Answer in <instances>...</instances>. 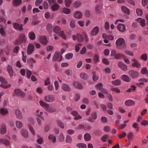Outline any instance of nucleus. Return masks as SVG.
Here are the masks:
<instances>
[{
  "label": "nucleus",
  "mask_w": 148,
  "mask_h": 148,
  "mask_svg": "<svg viewBox=\"0 0 148 148\" xmlns=\"http://www.w3.org/2000/svg\"><path fill=\"white\" fill-rule=\"evenodd\" d=\"M54 32L57 34H58L59 36L63 39H65L66 37L63 31H61V28L59 27L56 26L53 29Z\"/></svg>",
  "instance_id": "obj_1"
},
{
  "label": "nucleus",
  "mask_w": 148,
  "mask_h": 148,
  "mask_svg": "<svg viewBox=\"0 0 148 148\" xmlns=\"http://www.w3.org/2000/svg\"><path fill=\"white\" fill-rule=\"evenodd\" d=\"M26 41V38L24 34H21L18 39H17L15 42L16 45H18L22 43H25Z\"/></svg>",
  "instance_id": "obj_2"
},
{
  "label": "nucleus",
  "mask_w": 148,
  "mask_h": 148,
  "mask_svg": "<svg viewBox=\"0 0 148 148\" xmlns=\"http://www.w3.org/2000/svg\"><path fill=\"white\" fill-rule=\"evenodd\" d=\"M129 76L132 79H136L138 78L139 75V72L134 70H131L129 71Z\"/></svg>",
  "instance_id": "obj_3"
},
{
  "label": "nucleus",
  "mask_w": 148,
  "mask_h": 148,
  "mask_svg": "<svg viewBox=\"0 0 148 148\" xmlns=\"http://www.w3.org/2000/svg\"><path fill=\"white\" fill-rule=\"evenodd\" d=\"M28 121L29 123L28 125V127L29 129L33 135H35V132L33 128L31 126V125H34V121L32 117H29L28 119Z\"/></svg>",
  "instance_id": "obj_4"
},
{
  "label": "nucleus",
  "mask_w": 148,
  "mask_h": 148,
  "mask_svg": "<svg viewBox=\"0 0 148 148\" xmlns=\"http://www.w3.org/2000/svg\"><path fill=\"white\" fill-rule=\"evenodd\" d=\"M116 44L118 47L121 46L122 47H125L126 45L124 39L122 38H119L116 41Z\"/></svg>",
  "instance_id": "obj_5"
},
{
  "label": "nucleus",
  "mask_w": 148,
  "mask_h": 148,
  "mask_svg": "<svg viewBox=\"0 0 148 148\" xmlns=\"http://www.w3.org/2000/svg\"><path fill=\"white\" fill-rule=\"evenodd\" d=\"M0 80L2 84L1 85V87L3 88L6 89L10 87V85H7V81L2 77H0Z\"/></svg>",
  "instance_id": "obj_6"
},
{
  "label": "nucleus",
  "mask_w": 148,
  "mask_h": 148,
  "mask_svg": "<svg viewBox=\"0 0 148 148\" xmlns=\"http://www.w3.org/2000/svg\"><path fill=\"white\" fill-rule=\"evenodd\" d=\"M34 50V46L32 44L30 43L28 44L27 50V53L28 55H29L32 54Z\"/></svg>",
  "instance_id": "obj_7"
},
{
  "label": "nucleus",
  "mask_w": 148,
  "mask_h": 148,
  "mask_svg": "<svg viewBox=\"0 0 148 148\" xmlns=\"http://www.w3.org/2000/svg\"><path fill=\"white\" fill-rule=\"evenodd\" d=\"M55 99L54 97L52 95H48L44 97L45 101L47 102H52Z\"/></svg>",
  "instance_id": "obj_8"
},
{
  "label": "nucleus",
  "mask_w": 148,
  "mask_h": 148,
  "mask_svg": "<svg viewBox=\"0 0 148 148\" xmlns=\"http://www.w3.org/2000/svg\"><path fill=\"white\" fill-rule=\"evenodd\" d=\"M14 92L15 94L18 96H20L22 97L23 98L25 96V93L22 92L18 89H15L14 90Z\"/></svg>",
  "instance_id": "obj_9"
},
{
  "label": "nucleus",
  "mask_w": 148,
  "mask_h": 148,
  "mask_svg": "<svg viewBox=\"0 0 148 148\" xmlns=\"http://www.w3.org/2000/svg\"><path fill=\"white\" fill-rule=\"evenodd\" d=\"M118 65L119 68L124 71H126L127 70V66L123 62H119Z\"/></svg>",
  "instance_id": "obj_10"
},
{
  "label": "nucleus",
  "mask_w": 148,
  "mask_h": 148,
  "mask_svg": "<svg viewBox=\"0 0 148 148\" xmlns=\"http://www.w3.org/2000/svg\"><path fill=\"white\" fill-rule=\"evenodd\" d=\"M23 25H20L17 23H14L13 24V27L14 29L16 30L18 29L19 31H20L23 29L22 27Z\"/></svg>",
  "instance_id": "obj_11"
},
{
  "label": "nucleus",
  "mask_w": 148,
  "mask_h": 148,
  "mask_svg": "<svg viewBox=\"0 0 148 148\" xmlns=\"http://www.w3.org/2000/svg\"><path fill=\"white\" fill-rule=\"evenodd\" d=\"M99 28L97 26L95 27L91 31L90 34L92 36L96 35L99 32Z\"/></svg>",
  "instance_id": "obj_12"
},
{
  "label": "nucleus",
  "mask_w": 148,
  "mask_h": 148,
  "mask_svg": "<svg viewBox=\"0 0 148 148\" xmlns=\"http://www.w3.org/2000/svg\"><path fill=\"white\" fill-rule=\"evenodd\" d=\"M3 144L7 146H10V141L6 139H3L0 138V145Z\"/></svg>",
  "instance_id": "obj_13"
},
{
  "label": "nucleus",
  "mask_w": 148,
  "mask_h": 148,
  "mask_svg": "<svg viewBox=\"0 0 148 148\" xmlns=\"http://www.w3.org/2000/svg\"><path fill=\"white\" fill-rule=\"evenodd\" d=\"M40 42L42 44L46 45L47 43V40L46 37L44 36H42L39 38Z\"/></svg>",
  "instance_id": "obj_14"
},
{
  "label": "nucleus",
  "mask_w": 148,
  "mask_h": 148,
  "mask_svg": "<svg viewBox=\"0 0 148 148\" xmlns=\"http://www.w3.org/2000/svg\"><path fill=\"white\" fill-rule=\"evenodd\" d=\"M71 114L75 116L74 119L77 120L82 119V116L79 115L77 112L75 111H73L71 112Z\"/></svg>",
  "instance_id": "obj_15"
},
{
  "label": "nucleus",
  "mask_w": 148,
  "mask_h": 148,
  "mask_svg": "<svg viewBox=\"0 0 148 148\" xmlns=\"http://www.w3.org/2000/svg\"><path fill=\"white\" fill-rule=\"evenodd\" d=\"M39 103L40 106L44 108L46 111L47 109H48L49 108V104L45 103L42 101H39Z\"/></svg>",
  "instance_id": "obj_16"
},
{
  "label": "nucleus",
  "mask_w": 148,
  "mask_h": 148,
  "mask_svg": "<svg viewBox=\"0 0 148 148\" xmlns=\"http://www.w3.org/2000/svg\"><path fill=\"white\" fill-rule=\"evenodd\" d=\"M7 69L10 77H12L13 74V70L12 66L10 65H8Z\"/></svg>",
  "instance_id": "obj_17"
},
{
  "label": "nucleus",
  "mask_w": 148,
  "mask_h": 148,
  "mask_svg": "<svg viewBox=\"0 0 148 148\" xmlns=\"http://www.w3.org/2000/svg\"><path fill=\"white\" fill-rule=\"evenodd\" d=\"M121 78L123 81L127 82H130L131 80L130 77L125 74L121 76Z\"/></svg>",
  "instance_id": "obj_18"
},
{
  "label": "nucleus",
  "mask_w": 148,
  "mask_h": 148,
  "mask_svg": "<svg viewBox=\"0 0 148 148\" xmlns=\"http://www.w3.org/2000/svg\"><path fill=\"white\" fill-rule=\"evenodd\" d=\"M117 27L119 30L121 32H123L125 30V25L123 24H119Z\"/></svg>",
  "instance_id": "obj_19"
},
{
  "label": "nucleus",
  "mask_w": 148,
  "mask_h": 148,
  "mask_svg": "<svg viewBox=\"0 0 148 148\" xmlns=\"http://www.w3.org/2000/svg\"><path fill=\"white\" fill-rule=\"evenodd\" d=\"M27 63L29 64L30 66L32 68L33 67V63L36 62V61L33 58H30L27 59Z\"/></svg>",
  "instance_id": "obj_20"
},
{
  "label": "nucleus",
  "mask_w": 148,
  "mask_h": 148,
  "mask_svg": "<svg viewBox=\"0 0 148 148\" xmlns=\"http://www.w3.org/2000/svg\"><path fill=\"white\" fill-rule=\"evenodd\" d=\"M15 112L17 118L19 119H22V115L21 111L18 109H16Z\"/></svg>",
  "instance_id": "obj_21"
},
{
  "label": "nucleus",
  "mask_w": 148,
  "mask_h": 148,
  "mask_svg": "<svg viewBox=\"0 0 148 148\" xmlns=\"http://www.w3.org/2000/svg\"><path fill=\"white\" fill-rule=\"evenodd\" d=\"M60 6L59 5L58 3H55L52 6L51 9L53 11H55L58 10Z\"/></svg>",
  "instance_id": "obj_22"
},
{
  "label": "nucleus",
  "mask_w": 148,
  "mask_h": 148,
  "mask_svg": "<svg viewBox=\"0 0 148 148\" xmlns=\"http://www.w3.org/2000/svg\"><path fill=\"white\" fill-rule=\"evenodd\" d=\"M82 13L79 11H76L74 14V17L77 18H80L82 17Z\"/></svg>",
  "instance_id": "obj_23"
},
{
  "label": "nucleus",
  "mask_w": 148,
  "mask_h": 148,
  "mask_svg": "<svg viewBox=\"0 0 148 148\" xmlns=\"http://www.w3.org/2000/svg\"><path fill=\"white\" fill-rule=\"evenodd\" d=\"M135 103L134 101L131 100H127L125 102V104L127 106H131L134 105Z\"/></svg>",
  "instance_id": "obj_24"
},
{
  "label": "nucleus",
  "mask_w": 148,
  "mask_h": 148,
  "mask_svg": "<svg viewBox=\"0 0 148 148\" xmlns=\"http://www.w3.org/2000/svg\"><path fill=\"white\" fill-rule=\"evenodd\" d=\"M48 138L53 143H55L56 142V137L55 135L53 134H52L49 135L48 136Z\"/></svg>",
  "instance_id": "obj_25"
},
{
  "label": "nucleus",
  "mask_w": 148,
  "mask_h": 148,
  "mask_svg": "<svg viewBox=\"0 0 148 148\" xmlns=\"http://www.w3.org/2000/svg\"><path fill=\"white\" fill-rule=\"evenodd\" d=\"M28 36L29 38L32 40H33L35 38L36 36L35 33L33 32H30L29 33Z\"/></svg>",
  "instance_id": "obj_26"
},
{
  "label": "nucleus",
  "mask_w": 148,
  "mask_h": 148,
  "mask_svg": "<svg viewBox=\"0 0 148 148\" xmlns=\"http://www.w3.org/2000/svg\"><path fill=\"white\" fill-rule=\"evenodd\" d=\"M62 88L63 90L66 91H69L71 90L70 87L68 85L66 84H63Z\"/></svg>",
  "instance_id": "obj_27"
},
{
  "label": "nucleus",
  "mask_w": 148,
  "mask_h": 148,
  "mask_svg": "<svg viewBox=\"0 0 148 148\" xmlns=\"http://www.w3.org/2000/svg\"><path fill=\"white\" fill-rule=\"evenodd\" d=\"M60 56L59 53L57 52L56 51L53 57V61H55L57 60L59 58Z\"/></svg>",
  "instance_id": "obj_28"
},
{
  "label": "nucleus",
  "mask_w": 148,
  "mask_h": 148,
  "mask_svg": "<svg viewBox=\"0 0 148 148\" xmlns=\"http://www.w3.org/2000/svg\"><path fill=\"white\" fill-rule=\"evenodd\" d=\"M74 85L76 88L79 89H82L83 88L82 85L77 82H75L74 83Z\"/></svg>",
  "instance_id": "obj_29"
},
{
  "label": "nucleus",
  "mask_w": 148,
  "mask_h": 148,
  "mask_svg": "<svg viewBox=\"0 0 148 148\" xmlns=\"http://www.w3.org/2000/svg\"><path fill=\"white\" fill-rule=\"evenodd\" d=\"M121 8L122 11L125 13L127 14H130V12L128 9L126 7L124 6H123L121 7Z\"/></svg>",
  "instance_id": "obj_30"
},
{
  "label": "nucleus",
  "mask_w": 148,
  "mask_h": 148,
  "mask_svg": "<svg viewBox=\"0 0 148 148\" xmlns=\"http://www.w3.org/2000/svg\"><path fill=\"white\" fill-rule=\"evenodd\" d=\"M136 21L141 23V25L142 27H144L145 26V19H142L141 18H138L136 19Z\"/></svg>",
  "instance_id": "obj_31"
},
{
  "label": "nucleus",
  "mask_w": 148,
  "mask_h": 148,
  "mask_svg": "<svg viewBox=\"0 0 148 148\" xmlns=\"http://www.w3.org/2000/svg\"><path fill=\"white\" fill-rule=\"evenodd\" d=\"M141 73L145 75L146 76L148 77V71L146 67H144L141 69Z\"/></svg>",
  "instance_id": "obj_32"
},
{
  "label": "nucleus",
  "mask_w": 148,
  "mask_h": 148,
  "mask_svg": "<svg viewBox=\"0 0 148 148\" xmlns=\"http://www.w3.org/2000/svg\"><path fill=\"white\" fill-rule=\"evenodd\" d=\"M21 0H13V5L16 6L19 5L22 3Z\"/></svg>",
  "instance_id": "obj_33"
},
{
  "label": "nucleus",
  "mask_w": 148,
  "mask_h": 148,
  "mask_svg": "<svg viewBox=\"0 0 148 148\" xmlns=\"http://www.w3.org/2000/svg\"><path fill=\"white\" fill-rule=\"evenodd\" d=\"M91 135L88 133H86L84 136V139L86 141H89L90 140Z\"/></svg>",
  "instance_id": "obj_34"
},
{
  "label": "nucleus",
  "mask_w": 148,
  "mask_h": 148,
  "mask_svg": "<svg viewBox=\"0 0 148 148\" xmlns=\"http://www.w3.org/2000/svg\"><path fill=\"white\" fill-rule=\"evenodd\" d=\"M16 127L19 129L23 127V123L19 121H17L16 122Z\"/></svg>",
  "instance_id": "obj_35"
},
{
  "label": "nucleus",
  "mask_w": 148,
  "mask_h": 148,
  "mask_svg": "<svg viewBox=\"0 0 148 148\" xmlns=\"http://www.w3.org/2000/svg\"><path fill=\"white\" fill-rule=\"evenodd\" d=\"M62 11L63 13L67 14H69L71 13L70 10L65 8H64L62 9Z\"/></svg>",
  "instance_id": "obj_36"
},
{
  "label": "nucleus",
  "mask_w": 148,
  "mask_h": 148,
  "mask_svg": "<svg viewBox=\"0 0 148 148\" xmlns=\"http://www.w3.org/2000/svg\"><path fill=\"white\" fill-rule=\"evenodd\" d=\"M8 113V110L6 108H2L0 109V113L3 115H6Z\"/></svg>",
  "instance_id": "obj_37"
},
{
  "label": "nucleus",
  "mask_w": 148,
  "mask_h": 148,
  "mask_svg": "<svg viewBox=\"0 0 148 148\" xmlns=\"http://www.w3.org/2000/svg\"><path fill=\"white\" fill-rule=\"evenodd\" d=\"M21 134L25 137H27L28 136V132L24 129H22L21 131Z\"/></svg>",
  "instance_id": "obj_38"
},
{
  "label": "nucleus",
  "mask_w": 148,
  "mask_h": 148,
  "mask_svg": "<svg viewBox=\"0 0 148 148\" xmlns=\"http://www.w3.org/2000/svg\"><path fill=\"white\" fill-rule=\"evenodd\" d=\"M78 41L79 42H82L84 40L83 36L80 34L78 33L77 34Z\"/></svg>",
  "instance_id": "obj_39"
},
{
  "label": "nucleus",
  "mask_w": 148,
  "mask_h": 148,
  "mask_svg": "<svg viewBox=\"0 0 148 148\" xmlns=\"http://www.w3.org/2000/svg\"><path fill=\"white\" fill-rule=\"evenodd\" d=\"M114 58L116 59H119L121 58H124V56L121 54H116L114 56Z\"/></svg>",
  "instance_id": "obj_40"
},
{
  "label": "nucleus",
  "mask_w": 148,
  "mask_h": 148,
  "mask_svg": "<svg viewBox=\"0 0 148 148\" xmlns=\"http://www.w3.org/2000/svg\"><path fill=\"white\" fill-rule=\"evenodd\" d=\"M112 84L114 85L119 86L121 83V81L119 79H116L112 82Z\"/></svg>",
  "instance_id": "obj_41"
},
{
  "label": "nucleus",
  "mask_w": 148,
  "mask_h": 148,
  "mask_svg": "<svg viewBox=\"0 0 148 148\" xmlns=\"http://www.w3.org/2000/svg\"><path fill=\"white\" fill-rule=\"evenodd\" d=\"M80 76L81 77L82 79L84 80H86L88 78V76L87 74L85 73H82L80 75Z\"/></svg>",
  "instance_id": "obj_42"
},
{
  "label": "nucleus",
  "mask_w": 148,
  "mask_h": 148,
  "mask_svg": "<svg viewBox=\"0 0 148 148\" xmlns=\"http://www.w3.org/2000/svg\"><path fill=\"white\" fill-rule=\"evenodd\" d=\"M76 146L79 148H86V145L84 143H79L77 144Z\"/></svg>",
  "instance_id": "obj_43"
},
{
  "label": "nucleus",
  "mask_w": 148,
  "mask_h": 148,
  "mask_svg": "<svg viewBox=\"0 0 148 148\" xmlns=\"http://www.w3.org/2000/svg\"><path fill=\"white\" fill-rule=\"evenodd\" d=\"M136 12L138 15L140 16L142 15L143 13L142 10L139 8L136 9Z\"/></svg>",
  "instance_id": "obj_44"
},
{
  "label": "nucleus",
  "mask_w": 148,
  "mask_h": 148,
  "mask_svg": "<svg viewBox=\"0 0 148 148\" xmlns=\"http://www.w3.org/2000/svg\"><path fill=\"white\" fill-rule=\"evenodd\" d=\"M101 7L99 5H97L95 8V11L97 13H99L101 12Z\"/></svg>",
  "instance_id": "obj_45"
},
{
  "label": "nucleus",
  "mask_w": 148,
  "mask_h": 148,
  "mask_svg": "<svg viewBox=\"0 0 148 148\" xmlns=\"http://www.w3.org/2000/svg\"><path fill=\"white\" fill-rule=\"evenodd\" d=\"M71 2L72 1L71 0H65V5L67 7H69Z\"/></svg>",
  "instance_id": "obj_46"
},
{
  "label": "nucleus",
  "mask_w": 148,
  "mask_h": 148,
  "mask_svg": "<svg viewBox=\"0 0 148 148\" xmlns=\"http://www.w3.org/2000/svg\"><path fill=\"white\" fill-rule=\"evenodd\" d=\"M41 119L43 120H44V118L42 116H40L37 118V121L39 125H41Z\"/></svg>",
  "instance_id": "obj_47"
},
{
  "label": "nucleus",
  "mask_w": 148,
  "mask_h": 148,
  "mask_svg": "<svg viewBox=\"0 0 148 148\" xmlns=\"http://www.w3.org/2000/svg\"><path fill=\"white\" fill-rule=\"evenodd\" d=\"M81 5V2L80 1H76L74 4V6L76 8L79 7Z\"/></svg>",
  "instance_id": "obj_48"
},
{
  "label": "nucleus",
  "mask_w": 148,
  "mask_h": 148,
  "mask_svg": "<svg viewBox=\"0 0 148 148\" xmlns=\"http://www.w3.org/2000/svg\"><path fill=\"white\" fill-rule=\"evenodd\" d=\"M108 135H104L101 137V140L102 141L105 142L106 141V139L108 138Z\"/></svg>",
  "instance_id": "obj_49"
},
{
  "label": "nucleus",
  "mask_w": 148,
  "mask_h": 148,
  "mask_svg": "<svg viewBox=\"0 0 148 148\" xmlns=\"http://www.w3.org/2000/svg\"><path fill=\"white\" fill-rule=\"evenodd\" d=\"M132 67H135L136 68H140L141 65L137 62L135 63H133L132 65Z\"/></svg>",
  "instance_id": "obj_50"
},
{
  "label": "nucleus",
  "mask_w": 148,
  "mask_h": 148,
  "mask_svg": "<svg viewBox=\"0 0 148 148\" xmlns=\"http://www.w3.org/2000/svg\"><path fill=\"white\" fill-rule=\"evenodd\" d=\"M47 29L49 33L51 32L52 30V26L50 24H48L47 26Z\"/></svg>",
  "instance_id": "obj_51"
},
{
  "label": "nucleus",
  "mask_w": 148,
  "mask_h": 148,
  "mask_svg": "<svg viewBox=\"0 0 148 148\" xmlns=\"http://www.w3.org/2000/svg\"><path fill=\"white\" fill-rule=\"evenodd\" d=\"M136 87L134 85H132L130 86V88L128 89L127 91V92H131L132 90H136Z\"/></svg>",
  "instance_id": "obj_52"
},
{
  "label": "nucleus",
  "mask_w": 148,
  "mask_h": 148,
  "mask_svg": "<svg viewBox=\"0 0 148 148\" xmlns=\"http://www.w3.org/2000/svg\"><path fill=\"white\" fill-rule=\"evenodd\" d=\"M103 85L102 83H99L96 85L95 87L96 88L98 89L100 91L101 89L103 88Z\"/></svg>",
  "instance_id": "obj_53"
},
{
  "label": "nucleus",
  "mask_w": 148,
  "mask_h": 148,
  "mask_svg": "<svg viewBox=\"0 0 148 148\" xmlns=\"http://www.w3.org/2000/svg\"><path fill=\"white\" fill-rule=\"evenodd\" d=\"M56 109L54 108L53 107H51L49 108L48 109H47V111L49 112H56Z\"/></svg>",
  "instance_id": "obj_54"
},
{
  "label": "nucleus",
  "mask_w": 148,
  "mask_h": 148,
  "mask_svg": "<svg viewBox=\"0 0 148 148\" xmlns=\"http://www.w3.org/2000/svg\"><path fill=\"white\" fill-rule=\"evenodd\" d=\"M73 56V54L72 53H69L65 56L66 58L67 59H70L72 58Z\"/></svg>",
  "instance_id": "obj_55"
},
{
  "label": "nucleus",
  "mask_w": 148,
  "mask_h": 148,
  "mask_svg": "<svg viewBox=\"0 0 148 148\" xmlns=\"http://www.w3.org/2000/svg\"><path fill=\"white\" fill-rule=\"evenodd\" d=\"M57 124L61 128L63 129L64 127V124L62 123L61 121H58Z\"/></svg>",
  "instance_id": "obj_56"
},
{
  "label": "nucleus",
  "mask_w": 148,
  "mask_h": 148,
  "mask_svg": "<svg viewBox=\"0 0 148 148\" xmlns=\"http://www.w3.org/2000/svg\"><path fill=\"white\" fill-rule=\"evenodd\" d=\"M0 33L3 36H5V33L3 28L2 27L0 29Z\"/></svg>",
  "instance_id": "obj_57"
},
{
  "label": "nucleus",
  "mask_w": 148,
  "mask_h": 148,
  "mask_svg": "<svg viewBox=\"0 0 148 148\" xmlns=\"http://www.w3.org/2000/svg\"><path fill=\"white\" fill-rule=\"evenodd\" d=\"M66 143H70L72 142V138L71 136L69 135H67L66 139Z\"/></svg>",
  "instance_id": "obj_58"
},
{
  "label": "nucleus",
  "mask_w": 148,
  "mask_h": 148,
  "mask_svg": "<svg viewBox=\"0 0 148 148\" xmlns=\"http://www.w3.org/2000/svg\"><path fill=\"white\" fill-rule=\"evenodd\" d=\"M43 0H36L35 5L36 6H39L42 2Z\"/></svg>",
  "instance_id": "obj_59"
},
{
  "label": "nucleus",
  "mask_w": 148,
  "mask_h": 148,
  "mask_svg": "<svg viewBox=\"0 0 148 148\" xmlns=\"http://www.w3.org/2000/svg\"><path fill=\"white\" fill-rule=\"evenodd\" d=\"M147 55L146 53L143 54L141 56V58L144 61L147 60Z\"/></svg>",
  "instance_id": "obj_60"
},
{
  "label": "nucleus",
  "mask_w": 148,
  "mask_h": 148,
  "mask_svg": "<svg viewBox=\"0 0 148 148\" xmlns=\"http://www.w3.org/2000/svg\"><path fill=\"white\" fill-rule=\"evenodd\" d=\"M64 139V136L62 133L60 134L59 137V140L61 142H63Z\"/></svg>",
  "instance_id": "obj_61"
},
{
  "label": "nucleus",
  "mask_w": 148,
  "mask_h": 148,
  "mask_svg": "<svg viewBox=\"0 0 148 148\" xmlns=\"http://www.w3.org/2000/svg\"><path fill=\"white\" fill-rule=\"evenodd\" d=\"M125 53L127 55L131 56H133L134 55L133 53L131 51L126 50L125 51Z\"/></svg>",
  "instance_id": "obj_62"
},
{
  "label": "nucleus",
  "mask_w": 148,
  "mask_h": 148,
  "mask_svg": "<svg viewBox=\"0 0 148 148\" xmlns=\"http://www.w3.org/2000/svg\"><path fill=\"white\" fill-rule=\"evenodd\" d=\"M27 76L28 78H29L32 74V72L29 70H27Z\"/></svg>",
  "instance_id": "obj_63"
},
{
  "label": "nucleus",
  "mask_w": 148,
  "mask_h": 148,
  "mask_svg": "<svg viewBox=\"0 0 148 148\" xmlns=\"http://www.w3.org/2000/svg\"><path fill=\"white\" fill-rule=\"evenodd\" d=\"M142 3L143 7L145 6L148 3V0H142Z\"/></svg>",
  "instance_id": "obj_64"
}]
</instances>
